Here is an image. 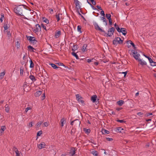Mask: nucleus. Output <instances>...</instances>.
Returning a JSON list of instances; mask_svg holds the SVG:
<instances>
[{"label": "nucleus", "instance_id": "nucleus-30", "mask_svg": "<svg viewBox=\"0 0 156 156\" xmlns=\"http://www.w3.org/2000/svg\"><path fill=\"white\" fill-rule=\"evenodd\" d=\"M83 130L86 133H89L90 132V129H87L86 128H83Z\"/></svg>", "mask_w": 156, "mask_h": 156}, {"label": "nucleus", "instance_id": "nucleus-35", "mask_svg": "<svg viewBox=\"0 0 156 156\" xmlns=\"http://www.w3.org/2000/svg\"><path fill=\"white\" fill-rule=\"evenodd\" d=\"M43 20V21L46 23L47 24H48L49 23V20L47 19L46 18H45L44 17H43L42 18Z\"/></svg>", "mask_w": 156, "mask_h": 156}, {"label": "nucleus", "instance_id": "nucleus-6", "mask_svg": "<svg viewBox=\"0 0 156 156\" xmlns=\"http://www.w3.org/2000/svg\"><path fill=\"white\" fill-rule=\"evenodd\" d=\"M76 153V150L74 147H72L70 150V152H69L71 156H73Z\"/></svg>", "mask_w": 156, "mask_h": 156}, {"label": "nucleus", "instance_id": "nucleus-10", "mask_svg": "<svg viewBox=\"0 0 156 156\" xmlns=\"http://www.w3.org/2000/svg\"><path fill=\"white\" fill-rule=\"evenodd\" d=\"M6 129V128L5 126H1V129H0V135H2V134L4 133V131Z\"/></svg>", "mask_w": 156, "mask_h": 156}, {"label": "nucleus", "instance_id": "nucleus-54", "mask_svg": "<svg viewBox=\"0 0 156 156\" xmlns=\"http://www.w3.org/2000/svg\"><path fill=\"white\" fill-rule=\"evenodd\" d=\"M83 100V99H80V102L83 105H85L84 101Z\"/></svg>", "mask_w": 156, "mask_h": 156}, {"label": "nucleus", "instance_id": "nucleus-16", "mask_svg": "<svg viewBox=\"0 0 156 156\" xmlns=\"http://www.w3.org/2000/svg\"><path fill=\"white\" fill-rule=\"evenodd\" d=\"M5 111L7 113L9 112L10 108L9 107V105L6 104L5 106Z\"/></svg>", "mask_w": 156, "mask_h": 156}, {"label": "nucleus", "instance_id": "nucleus-42", "mask_svg": "<svg viewBox=\"0 0 156 156\" xmlns=\"http://www.w3.org/2000/svg\"><path fill=\"white\" fill-rule=\"evenodd\" d=\"M42 132H43L42 130H41L38 132L37 134V136H40L41 135L42 133Z\"/></svg>", "mask_w": 156, "mask_h": 156}, {"label": "nucleus", "instance_id": "nucleus-20", "mask_svg": "<svg viewBox=\"0 0 156 156\" xmlns=\"http://www.w3.org/2000/svg\"><path fill=\"white\" fill-rule=\"evenodd\" d=\"M42 74L41 75L43 77V76H45V77H47L48 76V75L44 69H43V70H42Z\"/></svg>", "mask_w": 156, "mask_h": 156}, {"label": "nucleus", "instance_id": "nucleus-14", "mask_svg": "<svg viewBox=\"0 0 156 156\" xmlns=\"http://www.w3.org/2000/svg\"><path fill=\"white\" fill-rule=\"evenodd\" d=\"M42 93V91L41 90H38L34 94V96L36 97H38L40 95H41Z\"/></svg>", "mask_w": 156, "mask_h": 156}, {"label": "nucleus", "instance_id": "nucleus-36", "mask_svg": "<svg viewBox=\"0 0 156 156\" xmlns=\"http://www.w3.org/2000/svg\"><path fill=\"white\" fill-rule=\"evenodd\" d=\"M5 74V73L4 72H2L0 73V79H2Z\"/></svg>", "mask_w": 156, "mask_h": 156}, {"label": "nucleus", "instance_id": "nucleus-12", "mask_svg": "<svg viewBox=\"0 0 156 156\" xmlns=\"http://www.w3.org/2000/svg\"><path fill=\"white\" fill-rule=\"evenodd\" d=\"M97 98V97L96 95H94L91 96V100L93 102H96L97 103V101H96Z\"/></svg>", "mask_w": 156, "mask_h": 156}, {"label": "nucleus", "instance_id": "nucleus-19", "mask_svg": "<svg viewBox=\"0 0 156 156\" xmlns=\"http://www.w3.org/2000/svg\"><path fill=\"white\" fill-rule=\"evenodd\" d=\"M75 121H77V124L78 125H80V121H79V120L78 119H75L73 121H72V122H71V123H70V125H73V123L75 122Z\"/></svg>", "mask_w": 156, "mask_h": 156}, {"label": "nucleus", "instance_id": "nucleus-32", "mask_svg": "<svg viewBox=\"0 0 156 156\" xmlns=\"http://www.w3.org/2000/svg\"><path fill=\"white\" fill-rule=\"evenodd\" d=\"M73 48H72V50L74 52L75 50H76L78 48V45H74L73 46Z\"/></svg>", "mask_w": 156, "mask_h": 156}, {"label": "nucleus", "instance_id": "nucleus-51", "mask_svg": "<svg viewBox=\"0 0 156 156\" xmlns=\"http://www.w3.org/2000/svg\"><path fill=\"white\" fill-rule=\"evenodd\" d=\"M6 32H7V35L8 36V37H11V33H10V31H7Z\"/></svg>", "mask_w": 156, "mask_h": 156}, {"label": "nucleus", "instance_id": "nucleus-57", "mask_svg": "<svg viewBox=\"0 0 156 156\" xmlns=\"http://www.w3.org/2000/svg\"><path fill=\"white\" fill-rule=\"evenodd\" d=\"M148 59L149 61V62H150V64H151V63L153 62V60L150 57L149 58H148Z\"/></svg>", "mask_w": 156, "mask_h": 156}, {"label": "nucleus", "instance_id": "nucleus-24", "mask_svg": "<svg viewBox=\"0 0 156 156\" xmlns=\"http://www.w3.org/2000/svg\"><path fill=\"white\" fill-rule=\"evenodd\" d=\"M30 58V68H33L34 67V64L33 63V62L31 60V59Z\"/></svg>", "mask_w": 156, "mask_h": 156}, {"label": "nucleus", "instance_id": "nucleus-31", "mask_svg": "<svg viewBox=\"0 0 156 156\" xmlns=\"http://www.w3.org/2000/svg\"><path fill=\"white\" fill-rule=\"evenodd\" d=\"M29 78L32 80L33 81H35L36 80V79L35 78L34 76L32 75H30L29 76Z\"/></svg>", "mask_w": 156, "mask_h": 156}, {"label": "nucleus", "instance_id": "nucleus-45", "mask_svg": "<svg viewBox=\"0 0 156 156\" xmlns=\"http://www.w3.org/2000/svg\"><path fill=\"white\" fill-rule=\"evenodd\" d=\"M59 14H56L55 15L56 18L57 19V22H58L60 20V18L59 17Z\"/></svg>", "mask_w": 156, "mask_h": 156}, {"label": "nucleus", "instance_id": "nucleus-15", "mask_svg": "<svg viewBox=\"0 0 156 156\" xmlns=\"http://www.w3.org/2000/svg\"><path fill=\"white\" fill-rule=\"evenodd\" d=\"M76 98L77 101L80 102V99H83V98L82 97L80 94H77L76 95Z\"/></svg>", "mask_w": 156, "mask_h": 156}, {"label": "nucleus", "instance_id": "nucleus-13", "mask_svg": "<svg viewBox=\"0 0 156 156\" xmlns=\"http://www.w3.org/2000/svg\"><path fill=\"white\" fill-rule=\"evenodd\" d=\"M26 37L27 40L29 41L30 43L32 41H33L34 38H35V37H34L28 36L27 35H26Z\"/></svg>", "mask_w": 156, "mask_h": 156}, {"label": "nucleus", "instance_id": "nucleus-48", "mask_svg": "<svg viewBox=\"0 0 156 156\" xmlns=\"http://www.w3.org/2000/svg\"><path fill=\"white\" fill-rule=\"evenodd\" d=\"M3 27L4 28V31L5 30H6L8 29L9 28V27H8L7 24H6L5 25H4L3 26Z\"/></svg>", "mask_w": 156, "mask_h": 156}, {"label": "nucleus", "instance_id": "nucleus-46", "mask_svg": "<svg viewBox=\"0 0 156 156\" xmlns=\"http://www.w3.org/2000/svg\"><path fill=\"white\" fill-rule=\"evenodd\" d=\"M16 47L17 48H18L20 47V43H19V42L18 41H17V42H16Z\"/></svg>", "mask_w": 156, "mask_h": 156}, {"label": "nucleus", "instance_id": "nucleus-37", "mask_svg": "<svg viewBox=\"0 0 156 156\" xmlns=\"http://www.w3.org/2000/svg\"><path fill=\"white\" fill-rule=\"evenodd\" d=\"M81 26L78 25L77 27V30L78 32H79L80 33H82V31H81Z\"/></svg>", "mask_w": 156, "mask_h": 156}, {"label": "nucleus", "instance_id": "nucleus-44", "mask_svg": "<svg viewBox=\"0 0 156 156\" xmlns=\"http://www.w3.org/2000/svg\"><path fill=\"white\" fill-rule=\"evenodd\" d=\"M1 15V16L0 19V20L1 22H2L3 21V19L4 18V14L3 13H2Z\"/></svg>", "mask_w": 156, "mask_h": 156}, {"label": "nucleus", "instance_id": "nucleus-62", "mask_svg": "<svg viewBox=\"0 0 156 156\" xmlns=\"http://www.w3.org/2000/svg\"><path fill=\"white\" fill-rule=\"evenodd\" d=\"M17 2L19 3H20V2L23 3L25 2V1L23 0H19L17 1Z\"/></svg>", "mask_w": 156, "mask_h": 156}, {"label": "nucleus", "instance_id": "nucleus-50", "mask_svg": "<svg viewBox=\"0 0 156 156\" xmlns=\"http://www.w3.org/2000/svg\"><path fill=\"white\" fill-rule=\"evenodd\" d=\"M106 140H107L108 141H112L113 140V139L112 138H110L109 137H106Z\"/></svg>", "mask_w": 156, "mask_h": 156}, {"label": "nucleus", "instance_id": "nucleus-53", "mask_svg": "<svg viewBox=\"0 0 156 156\" xmlns=\"http://www.w3.org/2000/svg\"><path fill=\"white\" fill-rule=\"evenodd\" d=\"M150 65L151 66H156V62L153 61V62L151 63V64H150Z\"/></svg>", "mask_w": 156, "mask_h": 156}, {"label": "nucleus", "instance_id": "nucleus-29", "mask_svg": "<svg viewBox=\"0 0 156 156\" xmlns=\"http://www.w3.org/2000/svg\"><path fill=\"white\" fill-rule=\"evenodd\" d=\"M101 20H102L103 22H105V25L106 26L107 25V21L106 19L104 17H101Z\"/></svg>", "mask_w": 156, "mask_h": 156}, {"label": "nucleus", "instance_id": "nucleus-28", "mask_svg": "<svg viewBox=\"0 0 156 156\" xmlns=\"http://www.w3.org/2000/svg\"><path fill=\"white\" fill-rule=\"evenodd\" d=\"M50 65L51 66V67L55 69H56L57 68H59L54 63H50Z\"/></svg>", "mask_w": 156, "mask_h": 156}, {"label": "nucleus", "instance_id": "nucleus-63", "mask_svg": "<svg viewBox=\"0 0 156 156\" xmlns=\"http://www.w3.org/2000/svg\"><path fill=\"white\" fill-rule=\"evenodd\" d=\"M108 20H109V25L110 26H111L112 25V19H111Z\"/></svg>", "mask_w": 156, "mask_h": 156}, {"label": "nucleus", "instance_id": "nucleus-18", "mask_svg": "<svg viewBox=\"0 0 156 156\" xmlns=\"http://www.w3.org/2000/svg\"><path fill=\"white\" fill-rule=\"evenodd\" d=\"M66 120L64 118H63L61 119L60 121L61 123V127L63 126L64 124L66 123Z\"/></svg>", "mask_w": 156, "mask_h": 156}, {"label": "nucleus", "instance_id": "nucleus-43", "mask_svg": "<svg viewBox=\"0 0 156 156\" xmlns=\"http://www.w3.org/2000/svg\"><path fill=\"white\" fill-rule=\"evenodd\" d=\"M117 122H119L120 123H126V121H124V120H119V119H117L116 120Z\"/></svg>", "mask_w": 156, "mask_h": 156}, {"label": "nucleus", "instance_id": "nucleus-61", "mask_svg": "<svg viewBox=\"0 0 156 156\" xmlns=\"http://www.w3.org/2000/svg\"><path fill=\"white\" fill-rule=\"evenodd\" d=\"M28 126H29V127H32L33 126V125H32V122H30L29 123Z\"/></svg>", "mask_w": 156, "mask_h": 156}, {"label": "nucleus", "instance_id": "nucleus-33", "mask_svg": "<svg viewBox=\"0 0 156 156\" xmlns=\"http://www.w3.org/2000/svg\"><path fill=\"white\" fill-rule=\"evenodd\" d=\"M71 54L72 55H73L74 56L76 57V59H79V58L78 57V56L76 54V53H75L74 52H72Z\"/></svg>", "mask_w": 156, "mask_h": 156}, {"label": "nucleus", "instance_id": "nucleus-64", "mask_svg": "<svg viewBox=\"0 0 156 156\" xmlns=\"http://www.w3.org/2000/svg\"><path fill=\"white\" fill-rule=\"evenodd\" d=\"M30 109L31 108L30 107H27L26 108L25 111V112H27L28 110Z\"/></svg>", "mask_w": 156, "mask_h": 156}, {"label": "nucleus", "instance_id": "nucleus-38", "mask_svg": "<svg viewBox=\"0 0 156 156\" xmlns=\"http://www.w3.org/2000/svg\"><path fill=\"white\" fill-rule=\"evenodd\" d=\"M91 153L95 156H97L98 155V153L97 151H92Z\"/></svg>", "mask_w": 156, "mask_h": 156}, {"label": "nucleus", "instance_id": "nucleus-41", "mask_svg": "<svg viewBox=\"0 0 156 156\" xmlns=\"http://www.w3.org/2000/svg\"><path fill=\"white\" fill-rule=\"evenodd\" d=\"M106 17L108 20L111 19V15L110 14H106Z\"/></svg>", "mask_w": 156, "mask_h": 156}, {"label": "nucleus", "instance_id": "nucleus-11", "mask_svg": "<svg viewBox=\"0 0 156 156\" xmlns=\"http://www.w3.org/2000/svg\"><path fill=\"white\" fill-rule=\"evenodd\" d=\"M45 146L46 144L44 142H43V143H41L37 145V147L40 149H41L43 148H45Z\"/></svg>", "mask_w": 156, "mask_h": 156}, {"label": "nucleus", "instance_id": "nucleus-25", "mask_svg": "<svg viewBox=\"0 0 156 156\" xmlns=\"http://www.w3.org/2000/svg\"><path fill=\"white\" fill-rule=\"evenodd\" d=\"M101 131L103 134H108L110 133L107 130L105 129H102Z\"/></svg>", "mask_w": 156, "mask_h": 156}, {"label": "nucleus", "instance_id": "nucleus-26", "mask_svg": "<svg viewBox=\"0 0 156 156\" xmlns=\"http://www.w3.org/2000/svg\"><path fill=\"white\" fill-rule=\"evenodd\" d=\"M114 26L115 28V29H116L117 31L119 32L121 31V30H120V29L121 28H120L118 25H117L116 23H115L114 24Z\"/></svg>", "mask_w": 156, "mask_h": 156}, {"label": "nucleus", "instance_id": "nucleus-60", "mask_svg": "<svg viewBox=\"0 0 156 156\" xmlns=\"http://www.w3.org/2000/svg\"><path fill=\"white\" fill-rule=\"evenodd\" d=\"M15 153L16 154V156H20V153H19L18 151H15Z\"/></svg>", "mask_w": 156, "mask_h": 156}, {"label": "nucleus", "instance_id": "nucleus-34", "mask_svg": "<svg viewBox=\"0 0 156 156\" xmlns=\"http://www.w3.org/2000/svg\"><path fill=\"white\" fill-rule=\"evenodd\" d=\"M23 67H21L20 68V74L21 76H23Z\"/></svg>", "mask_w": 156, "mask_h": 156}, {"label": "nucleus", "instance_id": "nucleus-7", "mask_svg": "<svg viewBox=\"0 0 156 156\" xmlns=\"http://www.w3.org/2000/svg\"><path fill=\"white\" fill-rule=\"evenodd\" d=\"M116 132H119V133H124V129L121 127H118L115 129Z\"/></svg>", "mask_w": 156, "mask_h": 156}, {"label": "nucleus", "instance_id": "nucleus-22", "mask_svg": "<svg viewBox=\"0 0 156 156\" xmlns=\"http://www.w3.org/2000/svg\"><path fill=\"white\" fill-rule=\"evenodd\" d=\"M87 46V44H83V46L82 47V50L84 52L85 51H87V49L86 48Z\"/></svg>", "mask_w": 156, "mask_h": 156}, {"label": "nucleus", "instance_id": "nucleus-49", "mask_svg": "<svg viewBox=\"0 0 156 156\" xmlns=\"http://www.w3.org/2000/svg\"><path fill=\"white\" fill-rule=\"evenodd\" d=\"M41 100H43L45 98V93H44L41 97Z\"/></svg>", "mask_w": 156, "mask_h": 156}, {"label": "nucleus", "instance_id": "nucleus-52", "mask_svg": "<svg viewBox=\"0 0 156 156\" xmlns=\"http://www.w3.org/2000/svg\"><path fill=\"white\" fill-rule=\"evenodd\" d=\"M152 113H146L145 115L146 117H148L150 115H152Z\"/></svg>", "mask_w": 156, "mask_h": 156}, {"label": "nucleus", "instance_id": "nucleus-55", "mask_svg": "<svg viewBox=\"0 0 156 156\" xmlns=\"http://www.w3.org/2000/svg\"><path fill=\"white\" fill-rule=\"evenodd\" d=\"M41 27H43V29H44V30H45L46 31H47V29L46 28V27L43 24L41 23Z\"/></svg>", "mask_w": 156, "mask_h": 156}, {"label": "nucleus", "instance_id": "nucleus-5", "mask_svg": "<svg viewBox=\"0 0 156 156\" xmlns=\"http://www.w3.org/2000/svg\"><path fill=\"white\" fill-rule=\"evenodd\" d=\"M35 26L36 27V29L33 30V31L34 33H36L39 31H41V27L39 24H37Z\"/></svg>", "mask_w": 156, "mask_h": 156}, {"label": "nucleus", "instance_id": "nucleus-56", "mask_svg": "<svg viewBox=\"0 0 156 156\" xmlns=\"http://www.w3.org/2000/svg\"><path fill=\"white\" fill-rule=\"evenodd\" d=\"M90 1L93 5H96V2L95 0H90Z\"/></svg>", "mask_w": 156, "mask_h": 156}, {"label": "nucleus", "instance_id": "nucleus-3", "mask_svg": "<svg viewBox=\"0 0 156 156\" xmlns=\"http://www.w3.org/2000/svg\"><path fill=\"white\" fill-rule=\"evenodd\" d=\"M131 51L133 53L132 55L133 57L136 60H137L138 62H140V63L141 65L143 66L147 64V63L145 62L142 61L141 59L139 58L140 56V55L136 51L133 50H132Z\"/></svg>", "mask_w": 156, "mask_h": 156}, {"label": "nucleus", "instance_id": "nucleus-58", "mask_svg": "<svg viewBox=\"0 0 156 156\" xmlns=\"http://www.w3.org/2000/svg\"><path fill=\"white\" fill-rule=\"evenodd\" d=\"M58 65H59V66H64L65 67V68H66V66H65L63 63H61V62H59V63H58Z\"/></svg>", "mask_w": 156, "mask_h": 156}, {"label": "nucleus", "instance_id": "nucleus-21", "mask_svg": "<svg viewBox=\"0 0 156 156\" xmlns=\"http://www.w3.org/2000/svg\"><path fill=\"white\" fill-rule=\"evenodd\" d=\"M61 34V31L60 30H59L57 32H55V36L56 37V38L58 37Z\"/></svg>", "mask_w": 156, "mask_h": 156}, {"label": "nucleus", "instance_id": "nucleus-23", "mask_svg": "<svg viewBox=\"0 0 156 156\" xmlns=\"http://www.w3.org/2000/svg\"><path fill=\"white\" fill-rule=\"evenodd\" d=\"M28 50L29 51H30L31 52H34V49L35 50V49L32 46L30 45H29L27 47Z\"/></svg>", "mask_w": 156, "mask_h": 156}, {"label": "nucleus", "instance_id": "nucleus-2", "mask_svg": "<svg viewBox=\"0 0 156 156\" xmlns=\"http://www.w3.org/2000/svg\"><path fill=\"white\" fill-rule=\"evenodd\" d=\"M26 6L25 5H19L14 9V11L17 15L18 16H23L27 11V9L25 8Z\"/></svg>", "mask_w": 156, "mask_h": 156}, {"label": "nucleus", "instance_id": "nucleus-1", "mask_svg": "<svg viewBox=\"0 0 156 156\" xmlns=\"http://www.w3.org/2000/svg\"><path fill=\"white\" fill-rule=\"evenodd\" d=\"M93 24L94 26V28L96 30H99L101 32H103L105 34L104 35L106 37L112 36L113 35L115 30L114 28L112 27L108 29V33L107 34L99 27L96 22H93Z\"/></svg>", "mask_w": 156, "mask_h": 156}, {"label": "nucleus", "instance_id": "nucleus-8", "mask_svg": "<svg viewBox=\"0 0 156 156\" xmlns=\"http://www.w3.org/2000/svg\"><path fill=\"white\" fill-rule=\"evenodd\" d=\"M120 30L121 31L119 32V33L121 32L122 34L125 35L127 34L126 29L125 28H122L120 29Z\"/></svg>", "mask_w": 156, "mask_h": 156}, {"label": "nucleus", "instance_id": "nucleus-47", "mask_svg": "<svg viewBox=\"0 0 156 156\" xmlns=\"http://www.w3.org/2000/svg\"><path fill=\"white\" fill-rule=\"evenodd\" d=\"M42 122H37L36 124V126L37 127H39L40 126L41 124L42 123Z\"/></svg>", "mask_w": 156, "mask_h": 156}, {"label": "nucleus", "instance_id": "nucleus-27", "mask_svg": "<svg viewBox=\"0 0 156 156\" xmlns=\"http://www.w3.org/2000/svg\"><path fill=\"white\" fill-rule=\"evenodd\" d=\"M124 103V101L123 100H119L117 102V103L119 106H121Z\"/></svg>", "mask_w": 156, "mask_h": 156}, {"label": "nucleus", "instance_id": "nucleus-40", "mask_svg": "<svg viewBox=\"0 0 156 156\" xmlns=\"http://www.w3.org/2000/svg\"><path fill=\"white\" fill-rule=\"evenodd\" d=\"M95 59H94V58H92V59H87V62L89 63L91 62H93L94 61V60H95Z\"/></svg>", "mask_w": 156, "mask_h": 156}, {"label": "nucleus", "instance_id": "nucleus-59", "mask_svg": "<svg viewBox=\"0 0 156 156\" xmlns=\"http://www.w3.org/2000/svg\"><path fill=\"white\" fill-rule=\"evenodd\" d=\"M102 11L101 12V14L103 16H104L105 15V14L104 13V11L101 10Z\"/></svg>", "mask_w": 156, "mask_h": 156}, {"label": "nucleus", "instance_id": "nucleus-17", "mask_svg": "<svg viewBox=\"0 0 156 156\" xmlns=\"http://www.w3.org/2000/svg\"><path fill=\"white\" fill-rule=\"evenodd\" d=\"M126 43L128 44H130L131 45H132L133 46V47L134 48V49H136V47H135V45L134 44V43H133L131 41L129 40L127 41Z\"/></svg>", "mask_w": 156, "mask_h": 156}, {"label": "nucleus", "instance_id": "nucleus-9", "mask_svg": "<svg viewBox=\"0 0 156 156\" xmlns=\"http://www.w3.org/2000/svg\"><path fill=\"white\" fill-rule=\"evenodd\" d=\"M74 2L75 3L76 6V9H80V2L78 0H74Z\"/></svg>", "mask_w": 156, "mask_h": 156}, {"label": "nucleus", "instance_id": "nucleus-4", "mask_svg": "<svg viewBox=\"0 0 156 156\" xmlns=\"http://www.w3.org/2000/svg\"><path fill=\"white\" fill-rule=\"evenodd\" d=\"M123 41V40L121 39L120 37H115L114 39L113 40L112 44L114 45H116L117 44H122Z\"/></svg>", "mask_w": 156, "mask_h": 156}, {"label": "nucleus", "instance_id": "nucleus-39", "mask_svg": "<svg viewBox=\"0 0 156 156\" xmlns=\"http://www.w3.org/2000/svg\"><path fill=\"white\" fill-rule=\"evenodd\" d=\"M37 41L36 40L35 38H34L33 39V41H32L30 43L32 44H33L34 45L36 44V43L37 42Z\"/></svg>", "mask_w": 156, "mask_h": 156}]
</instances>
